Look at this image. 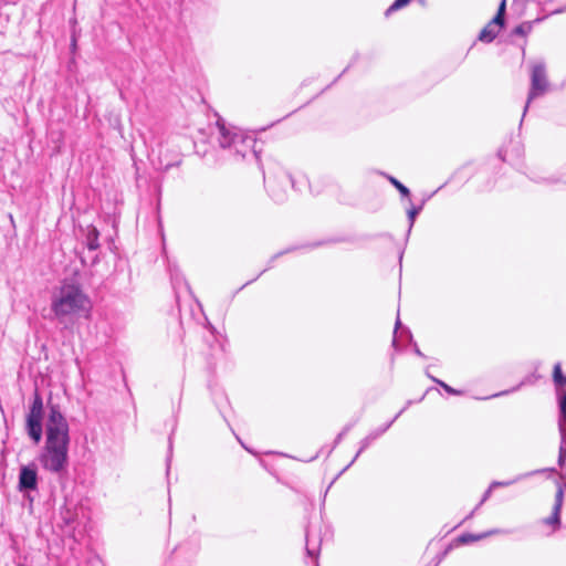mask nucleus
<instances>
[{
    "mask_svg": "<svg viewBox=\"0 0 566 566\" xmlns=\"http://www.w3.org/2000/svg\"><path fill=\"white\" fill-rule=\"evenodd\" d=\"M42 419H43V399L38 389L33 395V400L30 406L25 419V431L29 438L38 444L42 439Z\"/></svg>",
    "mask_w": 566,
    "mask_h": 566,
    "instance_id": "obj_5",
    "label": "nucleus"
},
{
    "mask_svg": "<svg viewBox=\"0 0 566 566\" xmlns=\"http://www.w3.org/2000/svg\"><path fill=\"white\" fill-rule=\"evenodd\" d=\"M563 380H564V386H566V376H565V379H563Z\"/></svg>",
    "mask_w": 566,
    "mask_h": 566,
    "instance_id": "obj_35",
    "label": "nucleus"
},
{
    "mask_svg": "<svg viewBox=\"0 0 566 566\" xmlns=\"http://www.w3.org/2000/svg\"><path fill=\"white\" fill-rule=\"evenodd\" d=\"M557 403H558V432L560 436L558 460L559 467H564L566 463V390L557 391Z\"/></svg>",
    "mask_w": 566,
    "mask_h": 566,
    "instance_id": "obj_7",
    "label": "nucleus"
},
{
    "mask_svg": "<svg viewBox=\"0 0 566 566\" xmlns=\"http://www.w3.org/2000/svg\"><path fill=\"white\" fill-rule=\"evenodd\" d=\"M503 24L494 18L480 31L478 39L484 43H491L499 34Z\"/></svg>",
    "mask_w": 566,
    "mask_h": 566,
    "instance_id": "obj_11",
    "label": "nucleus"
},
{
    "mask_svg": "<svg viewBox=\"0 0 566 566\" xmlns=\"http://www.w3.org/2000/svg\"><path fill=\"white\" fill-rule=\"evenodd\" d=\"M513 483V481H505V482H500V481H493L489 488H491L492 490L494 488H499V486H507V485H511Z\"/></svg>",
    "mask_w": 566,
    "mask_h": 566,
    "instance_id": "obj_27",
    "label": "nucleus"
},
{
    "mask_svg": "<svg viewBox=\"0 0 566 566\" xmlns=\"http://www.w3.org/2000/svg\"><path fill=\"white\" fill-rule=\"evenodd\" d=\"M305 551L306 555L311 558L317 559L319 549H321V542L322 539L319 537H313L310 527L305 531ZM315 566H318L317 560H315Z\"/></svg>",
    "mask_w": 566,
    "mask_h": 566,
    "instance_id": "obj_12",
    "label": "nucleus"
},
{
    "mask_svg": "<svg viewBox=\"0 0 566 566\" xmlns=\"http://www.w3.org/2000/svg\"><path fill=\"white\" fill-rule=\"evenodd\" d=\"M413 352L417 356L419 357H424L423 353L420 350V348L418 347L417 343H413Z\"/></svg>",
    "mask_w": 566,
    "mask_h": 566,
    "instance_id": "obj_30",
    "label": "nucleus"
},
{
    "mask_svg": "<svg viewBox=\"0 0 566 566\" xmlns=\"http://www.w3.org/2000/svg\"><path fill=\"white\" fill-rule=\"evenodd\" d=\"M284 253H285V252H280V253H277V254L273 255V256H272V259H271V263H272L276 258H279L280 255H282V254H284Z\"/></svg>",
    "mask_w": 566,
    "mask_h": 566,
    "instance_id": "obj_32",
    "label": "nucleus"
},
{
    "mask_svg": "<svg viewBox=\"0 0 566 566\" xmlns=\"http://www.w3.org/2000/svg\"><path fill=\"white\" fill-rule=\"evenodd\" d=\"M421 210H422V205L419 206V207H411L407 211L408 220H409V228H408V231H407V235L410 234L411 229H412L413 223H415V220H416V217L420 213Z\"/></svg>",
    "mask_w": 566,
    "mask_h": 566,
    "instance_id": "obj_18",
    "label": "nucleus"
},
{
    "mask_svg": "<svg viewBox=\"0 0 566 566\" xmlns=\"http://www.w3.org/2000/svg\"><path fill=\"white\" fill-rule=\"evenodd\" d=\"M387 179L399 191V193L402 197L410 196V190L403 184H401L398 179H396L395 177L389 176V175L387 176Z\"/></svg>",
    "mask_w": 566,
    "mask_h": 566,
    "instance_id": "obj_17",
    "label": "nucleus"
},
{
    "mask_svg": "<svg viewBox=\"0 0 566 566\" xmlns=\"http://www.w3.org/2000/svg\"><path fill=\"white\" fill-rule=\"evenodd\" d=\"M217 125L219 127L220 147L232 149L234 155L242 158H247L251 155L256 160L259 159V151L255 149L256 140L252 136L235 128H227L220 119L217 122Z\"/></svg>",
    "mask_w": 566,
    "mask_h": 566,
    "instance_id": "obj_2",
    "label": "nucleus"
},
{
    "mask_svg": "<svg viewBox=\"0 0 566 566\" xmlns=\"http://www.w3.org/2000/svg\"><path fill=\"white\" fill-rule=\"evenodd\" d=\"M491 492H492V489L489 488L484 494H483V497L482 500L480 501V503L475 506V509L465 517V520L470 518L473 516V514L475 513V511L490 497L491 495Z\"/></svg>",
    "mask_w": 566,
    "mask_h": 566,
    "instance_id": "obj_23",
    "label": "nucleus"
},
{
    "mask_svg": "<svg viewBox=\"0 0 566 566\" xmlns=\"http://www.w3.org/2000/svg\"><path fill=\"white\" fill-rule=\"evenodd\" d=\"M285 180L292 182V179L290 176H285Z\"/></svg>",
    "mask_w": 566,
    "mask_h": 566,
    "instance_id": "obj_33",
    "label": "nucleus"
},
{
    "mask_svg": "<svg viewBox=\"0 0 566 566\" xmlns=\"http://www.w3.org/2000/svg\"><path fill=\"white\" fill-rule=\"evenodd\" d=\"M98 239H99L98 230L94 226H90L87 228V233H86V245H87L88 250L95 251L99 248Z\"/></svg>",
    "mask_w": 566,
    "mask_h": 566,
    "instance_id": "obj_15",
    "label": "nucleus"
},
{
    "mask_svg": "<svg viewBox=\"0 0 566 566\" xmlns=\"http://www.w3.org/2000/svg\"><path fill=\"white\" fill-rule=\"evenodd\" d=\"M500 532L501 531H499V530H492V531H489V532H485V533H482V534L465 533V534H461L457 538V542L459 544H470V543L476 542L479 539L485 538L486 536H490V535H493V534H499Z\"/></svg>",
    "mask_w": 566,
    "mask_h": 566,
    "instance_id": "obj_14",
    "label": "nucleus"
},
{
    "mask_svg": "<svg viewBox=\"0 0 566 566\" xmlns=\"http://www.w3.org/2000/svg\"><path fill=\"white\" fill-rule=\"evenodd\" d=\"M553 379L556 386H564L563 379H565V376L562 374V367L559 363L555 364L554 366Z\"/></svg>",
    "mask_w": 566,
    "mask_h": 566,
    "instance_id": "obj_19",
    "label": "nucleus"
},
{
    "mask_svg": "<svg viewBox=\"0 0 566 566\" xmlns=\"http://www.w3.org/2000/svg\"><path fill=\"white\" fill-rule=\"evenodd\" d=\"M564 486H565V483H562V482L557 483V491L555 494V503L553 506L552 515L544 520V523L547 525L558 526L560 524V511H562L563 501H564Z\"/></svg>",
    "mask_w": 566,
    "mask_h": 566,
    "instance_id": "obj_9",
    "label": "nucleus"
},
{
    "mask_svg": "<svg viewBox=\"0 0 566 566\" xmlns=\"http://www.w3.org/2000/svg\"><path fill=\"white\" fill-rule=\"evenodd\" d=\"M505 8H506V1L502 0L500 6H499L497 12H496V14L494 17V19L496 21H499L500 24H503V25H504Z\"/></svg>",
    "mask_w": 566,
    "mask_h": 566,
    "instance_id": "obj_22",
    "label": "nucleus"
},
{
    "mask_svg": "<svg viewBox=\"0 0 566 566\" xmlns=\"http://www.w3.org/2000/svg\"><path fill=\"white\" fill-rule=\"evenodd\" d=\"M254 280H255V279H253V280H251V281H247V283H245L243 286H245V285L250 284V283H251V282H253Z\"/></svg>",
    "mask_w": 566,
    "mask_h": 566,
    "instance_id": "obj_34",
    "label": "nucleus"
},
{
    "mask_svg": "<svg viewBox=\"0 0 566 566\" xmlns=\"http://www.w3.org/2000/svg\"><path fill=\"white\" fill-rule=\"evenodd\" d=\"M266 189L275 202H283L286 199L285 189H281L275 179L264 177Z\"/></svg>",
    "mask_w": 566,
    "mask_h": 566,
    "instance_id": "obj_13",
    "label": "nucleus"
},
{
    "mask_svg": "<svg viewBox=\"0 0 566 566\" xmlns=\"http://www.w3.org/2000/svg\"><path fill=\"white\" fill-rule=\"evenodd\" d=\"M19 490L34 491L38 489V472L34 465H24L19 473Z\"/></svg>",
    "mask_w": 566,
    "mask_h": 566,
    "instance_id": "obj_8",
    "label": "nucleus"
},
{
    "mask_svg": "<svg viewBox=\"0 0 566 566\" xmlns=\"http://www.w3.org/2000/svg\"><path fill=\"white\" fill-rule=\"evenodd\" d=\"M411 2V0H395L391 6L386 10L385 14L389 15L392 12L408 6Z\"/></svg>",
    "mask_w": 566,
    "mask_h": 566,
    "instance_id": "obj_20",
    "label": "nucleus"
},
{
    "mask_svg": "<svg viewBox=\"0 0 566 566\" xmlns=\"http://www.w3.org/2000/svg\"><path fill=\"white\" fill-rule=\"evenodd\" d=\"M403 334H406L408 336L409 340L412 342V334L409 328H403L401 331V335H403Z\"/></svg>",
    "mask_w": 566,
    "mask_h": 566,
    "instance_id": "obj_31",
    "label": "nucleus"
},
{
    "mask_svg": "<svg viewBox=\"0 0 566 566\" xmlns=\"http://www.w3.org/2000/svg\"><path fill=\"white\" fill-rule=\"evenodd\" d=\"M543 18H537L534 21H525L515 27L512 31V34L518 35V36H526L533 29V24L541 22Z\"/></svg>",
    "mask_w": 566,
    "mask_h": 566,
    "instance_id": "obj_16",
    "label": "nucleus"
},
{
    "mask_svg": "<svg viewBox=\"0 0 566 566\" xmlns=\"http://www.w3.org/2000/svg\"><path fill=\"white\" fill-rule=\"evenodd\" d=\"M411 403H412V401H411V400H408V401L406 402V406H405V407H403V408H402V409H401V410H400V411H399V412H398L394 418H396V420H397V419H398V418H399V417H400V416H401V415L407 410V408H408L409 406H411Z\"/></svg>",
    "mask_w": 566,
    "mask_h": 566,
    "instance_id": "obj_29",
    "label": "nucleus"
},
{
    "mask_svg": "<svg viewBox=\"0 0 566 566\" xmlns=\"http://www.w3.org/2000/svg\"><path fill=\"white\" fill-rule=\"evenodd\" d=\"M45 441L70 443V426L57 405H51L45 424Z\"/></svg>",
    "mask_w": 566,
    "mask_h": 566,
    "instance_id": "obj_4",
    "label": "nucleus"
},
{
    "mask_svg": "<svg viewBox=\"0 0 566 566\" xmlns=\"http://www.w3.org/2000/svg\"><path fill=\"white\" fill-rule=\"evenodd\" d=\"M90 307V300L81 286L74 283H63L53 296L51 310L57 318L78 314Z\"/></svg>",
    "mask_w": 566,
    "mask_h": 566,
    "instance_id": "obj_1",
    "label": "nucleus"
},
{
    "mask_svg": "<svg viewBox=\"0 0 566 566\" xmlns=\"http://www.w3.org/2000/svg\"><path fill=\"white\" fill-rule=\"evenodd\" d=\"M396 421V418H392L388 423L382 426L381 428H378L374 431H371L369 434H367L364 439L359 442V449L357 453L355 454L354 459L352 460V463H354L361 452H364L375 440H377L380 436H382Z\"/></svg>",
    "mask_w": 566,
    "mask_h": 566,
    "instance_id": "obj_10",
    "label": "nucleus"
},
{
    "mask_svg": "<svg viewBox=\"0 0 566 566\" xmlns=\"http://www.w3.org/2000/svg\"><path fill=\"white\" fill-rule=\"evenodd\" d=\"M171 455H172V440H171V437H169V447H168V457H167V473L169 472V469H170Z\"/></svg>",
    "mask_w": 566,
    "mask_h": 566,
    "instance_id": "obj_25",
    "label": "nucleus"
},
{
    "mask_svg": "<svg viewBox=\"0 0 566 566\" xmlns=\"http://www.w3.org/2000/svg\"><path fill=\"white\" fill-rule=\"evenodd\" d=\"M523 385H524V381H522L520 385H517V386H516L515 388H513L512 390H505V391H502V392H500V394L494 395L493 397L503 396V395H507L509 392H513V391L517 390L518 388H521Z\"/></svg>",
    "mask_w": 566,
    "mask_h": 566,
    "instance_id": "obj_28",
    "label": "nucleus"
},
{
    "mask_svg": "<svg viewBox=\"0 0 566 566\" xmlns=\"http://www.w3.org/2000/svg\"><path fill=\"white\" fill-rule=\"evenodd\" d=\"M70 443L45 441L39 455V461L43 469L51 473L60 474L69 465Z\"/></svg>",
    "mask_w": 566,
    "mask_h": 566,
    "instance_id": "obj_3",
    "label": "nucleus"
},
{
    "mask_svg": "<svg viewBox=\"0 0 566 566\" xmlns=\"http://www.w3.org/2000/svg\"><path fill=\"white\" fill-rule=\"evenodd\" d=\"M549 83L546 74V64L543 60L532 63L531 66V88L528 92L527 101L523 109V117L525 116L531 102L544 95L548 90Z\"/></svg>",
    "mask_w": 566,
    "mask_h": 566,
    "instance_id": "obj_6",
    "label": "nucleus"
},
{
    "mask_svg": "<svg viewBox=\"0 0 566 566\" xmlns=\"http://www.w3.org/2000/svg\"><path fill=\"white\" fill-rule=\"evenodd\" d=\"M427 375H428V377H429L432 381H434L436 384H438L439 386H441V387H442V388H443L448 394H451V395H460V391H459V390H457V389H454V388L450 387L448 384H446V382H443L442 380H440V379H438V378H436V377H433V376L429 375L428 373H427Z\"/></svg>",
    "mask_w": 566,
    "mask_h": 566,
    "instance_id": "obj_21",
    "label": "nucleus"
},
{
    "mask_svg": "<svg viewBox=\"0 0 566 566\" xmlns=\"http://www.w3.org/2000/svg\"><path fill=\"white\" fill-rule=\"evenodd\" d=\"M353 424H346L344 429L336 436L334 441V448L343 440L345 434L352 429Z\"/></svg>",
    "mask_w": 566,
    "mask_h": 566,
    "instance_id": "obj_24",
    "label": "nucleus"
},
{
    "mask_svg": "<svg viewBox=\"0 0 566 566\" xmlns=\"http://www.w3.org/2000/svg\"><path fill=\"white\" fill-rule=\"evenodd\" d=\"M401 326L400 318L397 317L396 324H395V331H394V338H392V346L397 347V331Z\"/></svg>",
    "mask_w": 566,
    "mask_h": 566,
    "instance_id": "obj_26",
    "label": "nucleus"
}]
</instances>
